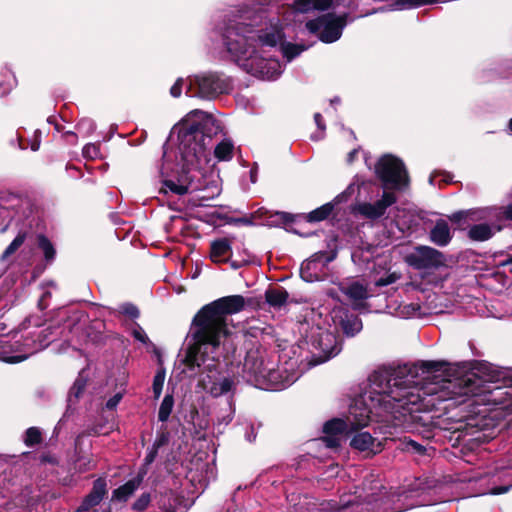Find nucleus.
I'll use <instances>...</instances> for the list:
<instances>
[{
	"mask_svg": "<svg viewBox=\"0 0 512 512\" xmlns=\"http://www.w3.org/2000/svg\"><path fill=\"white\" fill-rule=\"evenodd\" d=\"M346 25V15L336 16L328 13L317 19L306 23V28L319 36V39L325 43H332L338 40L342 35V30Z\"/></svg>",
	"mask_w": 512,
	"mask_h": 512,
	"instance_id": "nucleus-8",
	"label": "nucleus"
},
{
	"mask_svg": "<svg viewBox=\"0 0 512 512\" xmlns=\"http://www.w3.org/2000/svg\"><path fill=\"white\" fill-rule=\"evenodd\" d=\"M142 481L141 477H137L129 480L124 485L113 491L112 499L118 501H126L139 487Z\"/></svg>",
	"mask_w": 512,
	"mask_h": 512,
	"instance_id": "nucleus-21",
	"label": "nucleus"
},
{
	"mask_svg": "<svg viewBox=\"0 0 512 512\" xmlns=\"http://www.w3.org/2000/svg\"><path fill=\"white\" fill-rule=\"evenodd\" d=\"M343 196H344V195L336 196V198H335V200H334V201H335L336 203L340 202V200H341V198H342Z\"/></svg>",
	"mask_w": 512,
	"mask_h": 512,
	"instance_id": "nucleus-52",
	"label": "nucleus"
},
{
	"mask_svg": "<svg viewBox=\"0 0 512 512\" xmlns=\"http://www.w3.org/2000/svg\"><path fill=\"white\" fill-rule=\"evenodd\" d=\"M183 79L179 78L170 89V94L173 97H179L182 93Z\"/></svg>",
	"mask_w": 512,
	"mask_h": 512,
	"instance_id": "nucleus-43",
	"label": "nucleus"
},
{
	"mask_svg": "<svg viewBox=\"0 0 512 512\" xmlns=\"http://www.w3.org/2000/svg\"><path fill=\"white\" fill-rule=\"evenodd\" d=\"M407 262L416 269L437 268L444 264V256L434 248L421 246L407 256Z\"/></svg>",
	"mask_w": 512,
	"mask_h": 512,
	"instance_id": "nucleus-10",
	"label": "nucleus"
},
{
	"mask_svg": "<svg viewBox=\"0 0 512 512\" xmlns=\"http://www.w3.org/2000/svg\"><path fill=\"white\" fill-rule=\"evenodd\" d=\"M245 299L241 295L222 297L204 306L194 317L191 336L194 343L189 347V360L201 365L205 363L202 347L211 345L217 349L220 341L227 335V316L243 310Z\"/></svg>",
	"mask_w": 512,
	"mask_h": 512,
	"instance_id": "nucleus-4",
	"label": "nucleus"
},
{
	"mask_svg": "<svg viewBox=\"0 0 512 512\" xmlns=\"http://www.w3.org/2000/svg\"><path fill=\"white\" fill-rule=\"evenodd\" d=\"M26 238L25 233H19L10 245L4 251L2 258L5 259L16 252V250L24 243Z\"/></svg>",
	"mask_w": 512,
	"mask_h": 512,
	"instance_id": "nucleus-32",
	"label": "nucleus"
},
{
	"mask_svg": "<svg viewBox=\"0 0 512 512\" xmlns=\"http://www.w3.org/2000/svg\"><path fill=\"white\" fill-rule=\"evenodd\" d=\"M376 175L383 182V187L402 188L408 185L409 179L404 164L392 155L379 159L375 168Z\"/></svg>",
	"mask_w": 512,
	"mask_h": 512,
	"instance_id": "nucleus-7",
	"label": "nucleus"
},
{
	"mask_svg": "<svg viewBox=\"0 0 512 512\" xmlns=\"http://www.w3.org/2000/svg\"><path fill=\"white\" fill-rule=\"evenodd\" d=\"M508 490H509V487L501 486V487H497V488L492 489L490 493L494 494V495H498V494L506 493Z\"/></svg>",
	"mask_w": 512,
	"mask_h": 512,
	"instance_id": "nucleus-47",
	"label": "nucleus"
},
{
	"mask_svg": "<svg viewBox=\"0 0 512 512\" xmlns=\"http://www.w3.org/2000/svg\"><path fill=\"white\" fill-rule=\"evenodd\" d=\"M132 335L134 336V338L136 340H138L139 342H141L143 344L149 343L148 336L146 335L145 331L139 325H136L133 328Z\"/></svg>",
	"mask_w": 512,
	"mask_h": 512,
	"instance_id": "nucleus-40",
	"label": "nucleus"
},
{
	"mask_svg": "<svg viewBox=\"0 0 512 512\" xmlns=\"http://www.w3.org/2000/svg\"><path fill=\"white\" fill-rule=\"evenodd\" d=\"M408 446H411L414 450H416L417 452H421L423 447L421 445H419L418 443L414 442V441H410L408 443Z\"/></svg>",
	"mask_w": 512,
	"mask_h": 512,
	"instance_id": "nucleus-48",
	"label": "nucleus"
},
{
	"mask_svg": "<svg viewBox=\"0 0 512 512\" xmlns=\"http://www.w3.org/2000/svg\"><path fill=\"white\" fill-rule=\"evenodd\" d=\"M169 157H170V155L167 152H164L163 164H162V168H161L162 175H168V170L170 168L169 167Z\"/></svg>",
	"mask_w": 512,
	"mask_h": 512,
	"instance_id": "nucleus-44",
	"label": "nucleus"
},
{
	"mask_svg": "<svg viewBox=\"0 0 512 512\" xmlns=\"http://www.w3.org/2000/svg\"><path fill=\"white\" fill-rule=\"evenodd\" d=\"M499 373L487 363H477L468 370H459L450 379L429 383L422 387L401 386L395 370L382 367L369 376V390L355 398L343 419L325 423V436L321 439L328 448L340 446L341 439L349 432L368 426L371 417L394 418L439 410L440 404L453 401L459 405L468 400L472 405L489 406L491 409L512 408V388L492 386Z\"/></svg>",
	"mask_w": 512,
	"mask_h": 512,
	"instance_id": "nucleus-1",
	"label": "nucleus"
},
{
	"mask_svg": "<svg viewBox=\"0 0 512 512\" xmlns=\"http://www.w3.org/2000/svg\"><path fill=\"white\" fill-rule=\"evenodd\" d=\"M198 86L197 95L202 98H211L227 90L228 83L215 73H204L194 79Z\"/></svg>",
	"mask_w": 512,
	"mask_h": 512,
	"instance_id": "nucleus-11",
	"label": "nucleus"
},
{
	"mask_svg": "<svg viewBox=\"0 0 512 512\" xmlns=\"http://www.w3.org/2000/svg\"><path fill=\"white\" fill-rule=\"evenodd\" d=\"M322 257L323 255H315L312 259L307 260L302 263L300 273L301 277L308 281H314L318 280V275L316 273V270L319 265L322 264Z\"/></svg>",
	"mask_w": 512,
	"mask_h": 512,
	"instance_id": "nucleus-19",
	"label": "nucleus"
},
{
	"mask_svg": "<svg viewBox=\"0 0 512 512\" xmlns=\"http://www.w3.org/2000/svg\"><path fill=\"white\" fill-rule=\"evenodd\" d=\"M36 351H37V349H33V350H29L25 353L10 355V353L7 352L4 349V347H2L0 349V360L4 361L6 363H18V362L26 360L30 355H32Z\"/></svg>",
	"mask_w": 512,
	"mask_h": 512,
	"instance_id": "nucleus-27",
	"label": "nucleus"
},
{
	"mask_svg": "<svg viewBox=\"0 0 512 512\" xmlns=\"http://www.w3.org/2000/svg\"><path fill=\"white\" fill-rule=\"evenodd\" d=\"M20 350L17 348V349H13L12 352H19Z\"/></svg>",
	"mask_w": 512,
	"mask_h": 512,
	"instance_id": "nucleus-57",
	"label": "nucleus"
},
{
	"mask_svg": "<svg viewBox=\"0 0 512 512\" xmlns=\"http://www.w3.org/2000/svg\"><path fill=\"white\" fill-rule=\"evenodd\" d=\"M120 313L129 316L130 318H137L139 316V310L132 304H123L119 307Z\"/></svg>",
	"mask_w": 512,
	"mask_h": 512,
	"instance_id": "nucleus-38",
	"label": "nucleus"
},
{
	"mask_svg": "<svg viewBox=\"0 0 512 512\" xmlns=\"http://www.w3.org/2000/svg\"><path fill=\"white\" fill-rule=\"evenodd\" d=\"M344 5L350 7V1L347 3H344Z\"/></svg>",
	"mask_w": 512,
	"mask_h": 512,
	"instance_id": "nucleus-56",
	"label": "nucleus"
},
{
	"mask_svg": "<svg viewBox=\"0 0 512 512\" xmlns=\"http://www.w3.org/2000/svg\"><path fill=\"white\" fill-rule=\"evenodd\" d=\"M85 386L86 381L81 376L78 377L70 390V397L74 396L75 398H78L83 392Z\"/></svg>",
	"mask_w": 512,
	"mask_h": 512,
	"instance_id": "nucleus-37",
	"label": "nucleus"
},
{
	"mask_svg": "<svg viewBox=\"0 0 512 512\" xmlns=\"http://www.w3.org/2000/svg\"><path fill=\"white\" fill-rule=\"evenodd\" d=\"M275 361L271 360L265 349L251 348L243 364V377L263 389L281 390L289 386L293 380L283 377L275 368Z\"/></svg>",
	"mask_w": 512,
	"mask_h": 512,
	"instance_id": "nucleus-5",
	"label": "nucleus"
},
{
	"mask_svg": "<svg viewBox=\"0 0 512 512\" xmlns=\"http://www.w3.org/2000/svg\"><path fill=\"white\" fill-rule=\"evenodd\" d=\"M356 153H357V150H355V149L349 153V155H348V161H349V162H352V161H353V159H354V157H355Z\"/></svg>",
	"mask_w": 512,
	"mask_h": 512,
	"instance_id": "nucleus-49",
	"label": "nucleus"
},
{
	"mask_svg": "<svg viewBox=\"0 0 512 512\" xmlns=\"http://www.w3.org/2000/svg\"><path fill=\"white\" fill-rule=\"evenodd\" d=\"M31 149H32L33 151L38 150V149H39V142H35V143H33V144H32V146H31Z\"/></svg>",
	"mask_w": 512,
	"mask_h": 512,
	"instance_id": "nucleus-50",
	"label": "nucleus"
},
{
	"mask_svg": "<svg viewBox=\"0 0 512 512\" xmlns=\"http://www.w3.org/2000/svg\"><path fill=\"white\" fill-rule=\"evenodd\" d=\"M246 14H248V12H247V11L243 12V14H242V15H240V18H241L242 20L248 19L250 16H249V15H246Z\"/></svg>",
	"mask_w": 512,
	"mask_h": 512,
	"instance_id": "nucleus-51",
	"label": "nucleus"
},
{
	"mask_svg": "<svg viewBox=\"0 0 512 512\" xmlns=\"http://www.w3.org/2000/svg\"><path fill=\"white\" fill-rule=\"evenodd\" d=\"M123 398V394L121 392L116 393L113 395L105 404V407L108 410H113L117 407V405L120 403L121 399Z\"/></svg>",
	"mask_w": 512,
	"mask_h": 512,
	"instance_id": "nucleus-41",
	"label": "nucleus"
},
{
	"mask_svg": "<svg viewBox=\"0 0 512 512\" xmlns=\"http://www.w3.org/2000/svg\"><path fill=\"white\" fill-rule=\"evenodd\" d=\"M261 5H267L269 2L268 0H259Z\"/></svg>",
	"mask_w": 512,
	"mask_h": 512,
	"instance_id": "nucleus-53",
	"label": "nucleus"
},
{
	"mask_svg": "<svg viewBox=\"0 0 512 512\" xmlns=\"http://www.w3.org/2000/svg\"><path fill=\"white\" fill-rule=\"evenodd\" d=\"M314 120H315V122H316V124H317L318 128L321 130V133H323V132H324V130H325V125H324V123H323V119H322L321 114H320V113H316V114L314 115Z\"/></svg>",
	"mask_w": 512,
	"mask_h": 512,
	"instance_id": "nucleus-46",
	"label": "nucleus"
},
{
	"mask_svg": "<svg viewBox=\"0 0 512 512\" xmlns=\"http://www.w3.org/2000/svg\"><path fill=\"white\" fill-rule=\"evenodd\" d=\"M165 371L164 370H158L157 373L154 376L153 379V393L154 397L158 399L162 393L164 382H165Z\"/></svg>",
	"mask_w": 512,
	"mask_h": 512,
	"instance_id": "nucleus-31",
	"label": "nucleus"
},
{
	"mask_svg": "<svg viewBox=\"0 0 512 512\" xmlns=\"http://www.w3.org/2000/svg\"><path fill=\"white\" fill-rule=\"evenodd\" d=\"M494 229L488 224H477L470 227L468 236L474 241H486L494 235Z\"/></svg>",
	"mask_w": 512,
	"mask_h": 512,
	"instance_id": "nucleus-22",
	"label": "nucleus"
},
{
	"mask_svg": "<svg viewBox=\"0 0 512 512\" xmlns=\"http://www.w3.org/2000/svg\"><path fill=\"white\" fill-rule=\"evenodd\" d=\"M206 117L200 110L191 111L181 125L179 131L181 155V174L177 180L165 179L161 192L168 191L183 195L192 192H203L202 198L211 199L221 192L218 171L210 165L205 147V137L199 121Z\"/></svg>",
	"mask_w": 512,
	"mask_h": 512,
	"instance_id": "nucleus-2",
	"label": "nucleus"
},
{
	"mask_svg": "<svg viewBox=\"0 0 512 512\" xmlns=\"http://www.w3.org/2000/svg\"><path fill=\"white\" fill-rule=\"evenodd\" d=\"M452 235L448 223L439 220L430 231L431 241L438 246H446L451 241Z\"/></svg>",
	"mask_w": 512,
	"mask_h": 512,
	"instance_id": "nucleus-17",
	"label": "nucleus"
},
{
	"mask_svg": "<svg viewBox=\"0 0 512 512\" xmlns=\"http://www.w3.org/2000/svg\"><path fill=\"white\" fill-rule=\"evenodd\" d=\"M284 34L278 24L254 29L240 21H230L223 42L232 59L247 73L263 80H274L282 73L278 59L270 51L282 44Z\"/></svg>",
	"mask_w": 512,
	"mask_h": 512,
	"instance_id": "nucleus-3",
	"label": "nucleus"
},
{
	"mask_svg": "<svg viewBox=\"0 0 512 512\" xmlns=\"http://www.w3.org/2000/svg\"><path fill=\"white\" fill-rule=\"evenodd\" d=\"M171 501L176 502L177 499L176 498H172V497H169L168 498V504H169V507L166 505V503L164 502L163 505L160 507L161 510L163 512H176V510L172 507V503Z\"/></svg>",
	"mask_w": 512,
	"mask_h": 512,
	"instance_id": "nucleus-45",
	"label": "nucleus"
},
{
	"mask_svg": "<svg viewBox=\"0 0 512 512\" xmlns=\"http://www.w3.org/2000/svg\"><path fill=\"white\" fill-rule=\"evenodd\" d=\"M344 333L348 336H354L362 329V323L356 316L347 317L341 322Z\"/></svg>",
	"mask_w": 512,
	"mask_h": 512,
	"instance_id": "nucleus-26",
	"label": "nucleus"
},
{
	"mask_svg": "<svg viewBox=\"0 0 512 512\" xmlns=\"http://www.w3.org/2000/svg\"><path fill=\"white\" fill-rule=\"evenodd\" d=\"M38 245L42 249L47 261H51L55 257V249L51 242L43 235L38 237Z\"/></svg>",
	"mask_w": 512,
	"mask_h": 512,
	"instance_id": "nucleus-30",
	"label": "nucleus"
},
{
	"mask_svg": "<svg viewBox=\"0 0 512 512\" xmlns=\"http://www.w3.org/2000/svg\"><path fill=\"white\" fill-rule=\"evenodd\" d=\"M362 502L360 501V497L359 496H354V497H349V498H342L340 500V502H336V501H332V502H329L327 504V506L329 507H325L324 509L325 510H330V511H341V510H344L350 506H354V505H361Z\"/></svg>",
	"mask_w": 512,
	"mask_h": 512,
	"instance_id": "nucleus-25",
	"label": "nucleus"
},
{
	"mask_svg": "<svg viewBox=\"0 0 512 512\" xmlns=\"http://www.w3.org/2000/svg\"><path fill=\"white\" fill-rule=\"evenodd\" d=\"M310 344L314 355L318 358V363L325 362L340 352V345L336 336L321 328H317L310 336Z\"/></svg>",
	"mask_w": 512,
	"mask_h": 512,
	"instance_id": "nucleus-9",
	"label": "nucleus"
},
{
	"mask_svg": "<svg viewBox=\"0 0 512 512\" xmlns=\"http://www.w3.org/2000/svg\"><path fill=\"white\" fill-rule=\"evenodd\" d=\"M398 277L395 274H389L387 277L379 278L375 284L377 286H387L394 283Z\"/></svg>",
	"mask_w": 512,
	"mask_h": 512,
	"instance_id": "nucleus-42",
	"label": "nucleus"
},
{
	"mask_svg": "<svg viewBox=\"0 0 512 512\" xmlns=\"http://www.w3.org/2000/svg\"><path fill=\"white\" fill-rule=\"evenodd\" d=\"M509 128L512 130V119L509 122Z\"/></svg>",
	"mask_w": 512,
	"mask_h": 512,
	"instance_id": "nucleus-55",
	"label": "nucleus"
},
{
	"mask_svg": "<svg viewBox=\"0 0 512 512\" xmlns=\"http://www.w3.org/2000/svg\"><path fill=\"white\" fill-rule=\"evenodd\" d=\"M106 481L99 478L94 481L91 492L84 498L81 505L77 508V512L88 511L98 505L107 493Z\"/></svg>",
	"mask_w": 512,
	"mask_h": 512,
	"instance_id": "nucleus-14",
	"label": "nucleus"
},
{
	"mask_svg": "<svg viewBox=\"0 0 512 512\" xmlns=\"http://www.w3.org/2000/svg\"><path fill=\"white\" fill-rule=\"evenodd\" d=\"M151 502V496L149 493H143L140 497L134 502L133 509L136 511H144Z\"/></svg>",
	"mask_w": 512,
	"mask_h": 512,
	"instance_id": "nucleus-36",
	"label": "nucleus"
},
{
	"mask_svg": "<svg viewBox=\"0 0 512 512\" xmlns=\"http://www.w3.org/2000/svg\"><path fill=\"white\" fill-rule=\"evenodd\" d=\"M332 5V0H295L294 9L300 13L312 10H326Z\"/></svg>",
	"mask_w": 512,
	"mask_h": 512,
	"instance_id": "nucleus-18",
	"label": "nucleus"
},
{
	"mask_svg": "<svg viewBox=\"0 0 512 512\" xmlns=\"http://www.w3.org/2000/svg\"><path fill=\"white\" fill-rule=\"evenodd\" d=\"M40 441H41V433L37 428L31 427L26 431V435H25L26 445L33 446L35 444H38Z\"/></svg>",
	"mask_w": 512,
	"mask_h": 512,
	"instance_id": "nucleus-33",
	"label": "nucleus"
},
{
	"mask_svg": "<svg viewBox=\"0 0 512 512\" xmlns=\"http://www.w3.org/2000/svg\"><path fill=\"white\" fill-rule=\"evenodd\" d=\"M164 443H165V437H164V436H161L160 438H158V439L154 442V444H153V446H152L151 450L148 452V454L146 455V458H145V463H146L147 465L151 464V463L155 460V458H156V456H157V453H158V449H159V448H160Z\"/></svg>",
	"mask_w": 512,
	"mask_h": 512,
	"instance_id": "nucleus-35",
	"label": "nucleus"
},
{
	"mask_svg": "<svg viewBox=\"0 0 512 512\" xmlns=\"http://www.w3.org/2000/svg\"><path fill=\"white\" fill-rule=\"evenodd\" d=\"M232 254L231 242L221 238L211 243L210 258L215 263L226 262Z\"/></svg>",
	"mask_w": 512,
	"mask_h": 512,
	"instance_id": "nucleus-16",
	"label": "nucleus"
},
{
	"mask_svg": "<svg viewBox=\"0 0 512 512\" xmlns=\"http://www.w3.org/2000/svg\"><path fill=\"white\" fill-rule=\"evenodd\" d=\"M233 150V143L224 139L215 147L214 155L219 161H229L233 157Z\"/></svg>",
	"mask_w": 512,
	"mask_h": 512,
	"instance_id": "nucleus-24",
	"label": "nucleus"
},
{
	"mask_svg": "<svg viewBox=\"0 0 512 512\" xmlns=\"http://www.w3.org/2000/svg\"><path fill=\"white\" fill-rule=\"evenodd\" d=\"M211 350V354L214 353L216 349H212L211 345H206L202 347V352H204L203 358L205 359V363H203L200 360L201 365H198L196 363H192L189 360V351L187 352L186 361L187 364L191 367L197 366V367H203V373L208 372L206 376H204L201 379V384L204 390H206L208 393H210L213 397H219L222 396L228 392H230L235 383L233 379L229 377H220L215 378L216 368H217V357L216 355H209V351Z\"/></svg>",
	"mask_w": 512,
	"mask_h": 512,
	"instance_id": "nucleus-6",
	"label": "nucleus"
},
{
	"mask_svg": "<svg viewBox=\"0 0 512 512\" xmlns=\"http://www.w3.org/2000/svg\"><path fill=\"white\" fill-rule=\"evenodd\" d=\"M266 301L274 307H281L288 299V293L285 289L279 287L266 291Z\"/></svg>",
	"mask_w": 512,
	"mask_h": 512,
	"instance_id": "nucleus-23",
	"label": "nucleus"
},
{
	"mask_svg": "<svg viewBox=\"0 0 512 512\" xmlns=\"http://www.w3.org/2000/svg\"><path fill=\"white\" fill-rule=\"evenodd\" d=\"M429 182H430V184H433V182H434V177H433V176H431V177L429 178Z\"/></svg>",
	"mask_w": 512,
	"mask_h": 512,
	"instance_id": "nucleus-54",
	"label": "nucleus"
},
{
	"mask_svg": "<svg viewBox=\"0 0 512 512\" xmlns=\"http://www.w3.org/2000/svg\"><path fill=\"white\" fill-rule=\"evenodd\" d=\"M83 155L89 159H95L99 156V148L95 144H87L83 148Z\"/></svg>",
	"mask_w": 512,
	"mask_h": 512,
	"instance_id": "nucleus-39",
	"label": "nucleus"
},
{
	"mask_svg": "<svg viewBox=\"0 0 512 512\" xmlns=\"http://www.w3.org/2000/svg\"><path fill=\"white\" fill-rule=\"evenodd\" d=\"M305 48L294 45V44H287L282 47L283 55L288 59V61L292 60L294 57L299 55Z\"/></svg>",
	"mask_w": 512,
	"mask_h": 512,
	"instance_id": "nucleus-34",
	"label": "nucleus"
},
{
	"mask_svg": "<svg viewBox=\"0 0 512 512\" xmlns=\"http://www.w3.org/2000/svg\"><path fill=\"white\" fill-rule=\"evenodd\" d=\"M350 445L355 450L359 452L366 453L367 455H374L379 453L381 448V443L377 441L370 433L368 432H358L356 433L351 441Z\"/></svg>",
	"mask_w": 512,
	"mask_h": 512,
	"instance_id": "nucleus-13",
	"label": "nucleus"
},
{
	"mask_svg": "<svg viewBox=\"0 0 512 512\" xmlns=\"http://www.w3.org/2000/svg\"><path fill=\"white\" fill-rule=\"evenodd\" d=\"M344 293L353 301L355 308H360L362 302L368 297L366 287L357 282L346 287Z\"/></svg>",
	"mask_w": 512,
	"mask_h": 512,
	"instance_id": "nucleus-20",
	"label": "nucleus"
},
{
	"mask_svg": "<svg viewBox=\"0 0 512 512\" xmlns=\"http://www.w3.org/2000/svg\"><path fill=\"white\" fill-rule=\"evenodd\" d=\"M333 209V203H326L321 207L310 212L308 218L310 221H322L332 213Z\"/></svg>",
	"mask_w": 512,
	"mask_h": 512,
	"instance_id": "nucleus-28",
	"label": "nucleus"
},
{
	"mask_svg": "<svg viewBox=\"0 0 512 512\" xmlns=\"http://www.w3.org/2000/svg\"><path fill=\"white\" fill-rule=\"evenodd\" d=\"M477 219L512 220V202L503 207H487L475 212Z\"/></svg>",
	"mask_w": 512,
	"mask_h": 512,
	"instance_id": "nucleus-15",
	"label": "nucleus"
},
{
	"mask_svg": "<svg viewBox=\"0 0 512 512\" xmlns=\"http://www.w3.org/2000/svg\"><path fill=\"white\" fill-rule=\"evenodd\" d=\"M174 405L173 396L167 394L159 408L158 418L160 421L165 422L168 420Z\"/></svg>",
	"mask_w": 512,
	"mask_h": 512,
	"instance_id": "nucleus-29",
	"label": "nucleus"
},
{
	"mask_svg": "<svg viewBox=\"0 0 512 512\" xmlns=\"http://www.w3.org/2000/svg\"><path fill=\"white\" fill-rule=\"evenodd\" d=\"M396 202V196L391 192H384L382 198L374 203L363 202L357 205L356 211L368 219H377L383 216L388 207Z\"/></svg>",
	"mask_w": 512,
	"mask_h": 512,
	"instance_id": "nucleus-12",
	"label": "nucleus"
}]
</instances>
